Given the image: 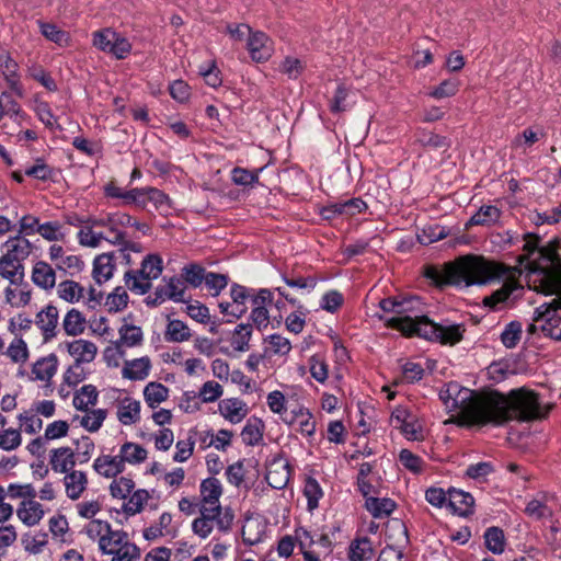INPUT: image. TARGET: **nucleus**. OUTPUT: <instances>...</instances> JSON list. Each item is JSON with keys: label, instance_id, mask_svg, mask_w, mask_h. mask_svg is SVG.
Wrapping results in <instances>:
<instances>
[{"label": "nucleus", "instance_id": "1", "mask_svg": "<svg viewBox=\"0 0 561 561\" xmlns=\"http://www.w3.org/2000/svg\"><path fill=\"white\" fill-rule=\"evenodd\" d=\"M446 408L458 409L470 424L501 425L511 420L531 421L545 416L538 396L525 389L512 390L507 396L497 391L479 393L450 382L439 392Z\"/></svg>", "mask_w": 561, "mask_h": 561}, {"label": "nucleus", "instance_id": "2", "mask_svg": "<svg viewBox=\"0 0 561 561\" xmlns=\"http://www.w3.org/2000/svg\"><path fill=\"white\" fill-rule=\"evenodd\" d=\"M523 251L526 253L519 257L523 264L531 254H538L533 262H527L529 268V288L545 294L554 295L551 301L541 305L535 310V320L540 322V331L545 336L561 341V255L560 242L551 240L546 245H540V238L535 233L524 234Z\"/></svg>", "mask_w": 561, "mask_h": 561}, {"label": "nucleus", "instance_id": "3", "mask_svg": "<svg viewBox=\"0 0 561 561\" xmlns=\"http://www.w3.org/2000/svg\"><path fill=\"white\" fill-rule=\"evenodd\" d=\"M505 267L502 263L486 260L478 255L460 256L439 268L427 265L424 268V276L437 287L445 285H484L499 277Z\"/></svg>", "mask_w": 561, "mask_h": 561}, {"label": "nucleus", "instance_id": "4", "mask_svg": "<svg viewBox=\"0 0 561 561\" xmlns=\"http://www.w3.org/2000/svg\"><path fill=\"white\" fill-rule=\"evenodd\" d=\"M526 252L517 256L519 260ZM538 254L529 255V259L523 264L517 261L518 265L515 267H508L502 264L505 267V272H503L499 277L494 278L492 282L504 277L503 285L494 290L491 295L485 296L482 300L483 306L488 307L492 310H499L503 305L514 304L516 300L522 298L524 294V286L520 284L518 277L522 275L523 271H527V278L529 279V268H527V262H533L537 259Z\"/></svg>", "mask_w": 561, "mask_h": 561}, {"label": "nucleus", "instance_id": "5", "mask_svg": "<svg viewBox=\"0 0 561 561\" xmlns=\"http://www.w3.org/2000/svg\"><path fill=\"white\" fill-rule=\"evenodd\" d=\"M201 516L195 518L192 523V530L198 537L207 538L216 525L217 529L221 533L230 531L234 514L230 507H204L199 508Z\"/></svg>", "mask_w": 561, "mask_h": 561}, {"label": "nucleus", "instance_id": "6", "mask_svg": "<svg viewBox=\"0 0 561 561\" xmlns=\"http://www.w3.org/2000/svg\"><path fill=\"white\" fill-rule=\"evenodd\" d=\"M162 268V259L157 254H149L142 260L140 270L125 273V284L129 290L144 295L151 288V279L161 275Z\"/></svg>", "mask_w": 561, "mask_h": 561}, {"label": "nucleus", "instance_id": "7", "mask_svg": "<svg viewBox=\"0 0 561 561\" xmlns=\"http://www.w3.org/2000/svg\"><path fill=\"white\" fill-rule=\"evenodd\" d=\"M398 308L396 316L385 319L387 328L400 331L407 336L419 334V323L423 316L415 313V305L419 302L417 298H397Z\"/></svg>", "mask_w": 561, "mask_h": 561}, {"label": "nucleus", "instance_id": "8", "mask_svg": "<svg viewBox=\"0 0 561 561\" xmlns=\"http://www.w3.org/2000/svg\"><path fill=\"white\" fill-rule=\"evenodd\" d=\"M82 222H91L93 226H100L106 228L105 236H107L106 241L114 245H127V234L123 231V228L128 227L131 222V216L122 213H106L100 217L89 216Z\"/></svg>", "mask_w": 561, "mask_h": 561}, {"label": "nucleus", "instance_id": "9", "mask_svg": "<svg viewBox=\"0 0 561 561\" xmlns=\"http://www.w3.org/2000/svg\"><path fill=\"white\" fill-rule=\"evenodd\" d=\"M417 336L430 341H436L442 344L455 345L463 337V324L435 323L427 317H422L419 323Z\"/></svg>", "mask_w": 561, "mask_h": 561}, {"label": "nucleus", "instance_id": "10", "mask_svg": "<svg viewBox=\"0 0 561 561\" xmlns=\"http://www.w3.org/2000/svg\"><path fill=\"white\" fill-rule=\"evenodd\" d=\"M390 423L410 440L422 438L421 426L414 415L405 408L397 407L391 413Z\"/></svg>", "mask_w": 561, "mask_h": 561}, {"label": "nucleus", "instance_id": "11", "mask_svg": "<svg viewBox=\"0 0 561 561\" xmlns=\"http://www.w3.org/2000/svg\"><path fill=\"white\" fill-rule=\"evenodd\" d=\"M251 58L256 62L267 60L273 54V43L270 37L260 31L251 33L247 42Z\"/></svg>", "mask_w": 561, "mask_h": 561}, {"label": "nucleus", "instance_id": "12", "mask_svg": "<svg viewBox=\"0 0 561 561\" xmlns=\"http://www.w3.org/2000/svg\"><path fill=\"white\" fill-rule=\"evenodd\" d=\"M58 320V309L53 305H47L37 312L35 323L43 334L44 342H48L56 337Z\"/></svg>", "mask_w": 561, "mask_h": 561}, {"label": "nucleus", "instance_id": "13", "mask_svg": "<svg viewBox=\"0 0 561 561\" xmlns=\"http://www.w3.org/2000/svg\"><path fill=\"white\" fill-rule=\"evenodd\" d=\"M57 368L58 357L56 354L50 353L33 363L28 379L32 381L38 380L48 382L56 375Z\"/></svg>", "mask_w": 561, "mask_h": 561}, {"label": "nucleus", "instance_id": "14", "mask_svg": "<svg viewBox=\"0 0 561 561\" xmlns=\"http://www.w3.org/2000/svg\"><path fill=\"white\" fill-rule=\"evenodd\" d=\"M18 64L11 58L8 51L0 50V69L9 88L20 98L23 96V89L18 75Z\"/></svg>", "mask_w": 561, "mask_h": 561}, {"label": "nucleus", "instance_id": "15", "mask_svg": "<svg viewBox=\"0 0 561 561\" xmlns=\"http://www.w3.org/2000/svg\"><path fill=\"white\" fill-rule=\"evenodd\" d=\"M142 339H144V334L139 327L124 324L119 329V341H117L115 343V352H117L121 356H123L124 355V352L122 351L123 345L128 346V347L137 346V345L141 344ZM111 352H114V350L106 348V351H105L106 358L110 357Z\"/></svg>", "mask_w": 561, "mask_h": 561}, {"label": "nucleus", "instance_id": "16", "mask_svg": "<svg viewBox=\"0 0 561 561\" xmlns=\"http://www.w3.org/2000/svg\"><path fill=\"white\" fill-rule=\"evenodd\" d=\"M68 353L75 358V364L91 363L94 360L98 347L88 340H75L67 344Z\"/></svg>", "mask_w": 561, "mask_h": 561}, {"label": "nucleus", "instance_id": "17", "mask_svg": "<svg viewBox=\"0 0 561 561\" xmlns=\"http://www.w3.org/2000/svg\"><path fill=\"white\" fill-rule=\"evenodd\" d=\"M201 493V507H216L221 506L219 503V499L222 493V488L218 479L216 478H207L202 481L199 486Z\"/></svg>", "mask_w": 561, "mask_h": 561}, {"label": "nucleus", "instance_id": "18", "mask_svg": "<svg viewBox=\"0 0 561 561\" xmlns=\"http://www.w3.org/2000/svg\"><path fill=\"white\" fill-rule=\"evenodd\" d=\"M220 414L230 423H240L248 414L249 409L241 399L229 398L219 403Z\"/></svg>", "mask_w": 561, "mask_h": 561}, {"label": "nucleus", "instance_id": "19", "mask_svg": "<svg viewBox=\"0 0 561 561\" xmlns=\"http://www.w3.org/2000/svg\"><path fill=\"white\" fill-rule=\"evenodd\" d=\"M49 465L55 472H69L76 465L73 450L70 447H59L51 449Z\"/></svg>", "mask_w": 561, "mask_h": 561}, {"label": "nucleus", "instance_id": "20", "mask_svg": "<svg viewBox=\"0 0 561 561\" xmlns=\"http://www.w3.org/2000/svg\"><path fill=\"white\" fill-rule=\"evenodd\" d=\"M93 469L105 478H114L125 470L122 459L117 456L103 455L93 462Z\"/></svg>", "mask_w": 561, "mask_h": 561}, {"label": "nucleus", "instance_id": "21", "mask_svg": "<svg viewBox=\"0 0 561 561\" xmlns=\"http://www.w3.org/2000/svg\"><path fill=\"white\" fill-rule=\"evenodd\" d=\"M290 478V471L287 463L283 461H273L267 469L265 480L270 486L275 490L284 489Z\"/></svg>", "mask_w": 561, "mask_h": 561}, {"label": "nucleus", "instance_id": "22", "mask_svg": "<svg viewBox=\"0 0 561 561\" xmlns=\"http://www.w3.org/2000/svg\"><path fill=\"white\" fill-rule=\"evenodd\" d=\"M20 520L31 527L37 525L44 516L41 503L33 500L23 501L16 510Z\"/></svg>", "mask_w": 561, "mask_h": 561}, {"label": "nucleus", "instance_id": "23", "mask_svg": "<svg viewBox=\"0 0 561 561\" xmlns=\"http://www.w3.org/2000/svg\"><path fill=\"white\" fill-rule=\"evenodd\" d=\"M114 270V253H102L94 259L93 278L101 285L113 276Z\"/></svg>", "mask_w": 561, "mask_h": 561}, {"label": "nucleus", "instance_id": "24", "mask_svg": "<svg viewBox=\"0 0 561 561\" xmlns=\"http://www.w3.org/2000/svg\"><path fill=\"white\" fill-rule=\"evenodd\" d=\"M67 496L77 500L87 489L88 478L83 471L72 470L64 478Z\"/></svg>", "mask_w": 561, "mask_h": 561}, {"label": "nucleus", "instance_id": "25", "mask_svg": "<svg viewBox=\"0 0 561 561\" xmlns=\"http://www.w3.org/2000/svg\"><path fill=\"white\" fill-rule=\"evenodd\" d=\"M116 414L122 424H135L140 420V402L131 398H125L119 402Z\"/></svg>", "mask_w": 561, "mask_h": 561}, {"label": "nucleus", "instance_id": "26", "mask_svg": "<svg viewBox=\"0 0 561 561\" xmlns=\"http://www.w3.org/2000/svg\"><path fill=\"white\" fill-rule=\"evenodd\" d=\"M150 368L151 363L147 356L128 360L123 368V376L130 380H144L148 377Z\"/></svg>", "mask_w": 561, "mask_h": 561}, {"label": "nucleus", "instance_id": "27", "mask_svg": "<svg viewBox=\"0 0 561 561\" xmlns=\"http://www.w3.org/2000/svg\"><path fill=\"white\" fill-rule=\"evenodd\" d=\"M32 279L41 288H53L56 283V273L48 263L39 261L33 267Z\"/></svg>", "mask_w": 561, "mask_h": 561}, {"label": "nucleus", "instance_id": "28", "mask_svg": "<svg viewBox=\"0 0 561 561\" xmlns=\"http://www.w3.org/2000/svg\"><path fill=\"white\" fill-rule=\"evenodd\" d=\"M23 264L11 257L7 253L0 257V275L9 279L12 284L22 280L24 272Z\"/></svg>", "mask_w": 561, "mask_h": 561}, {"label": "nucleus", "instance_id": "29", "mask_svg": "<svg viewBox=\"0 0 561 561\" xmlns=\"http://www.w3.org/2000/svg\"><path fill=\"white\" fill-rule=\"evenodd\" d=\"M449 505L456 513L461 516H467L472 513L473 496L460 490H450L448 492Z\"/></svg>", "mask_w": 561, "mask_h": 561}, {"label": "nucleus", "instance_id": "30", "mask_svg": "<svg viewBox=\"0 0 561 561\" xmlns=\"http://www.w3.org/2000/svg\"><path fill=\"white\" fill-rule=\"evenodd\" d=\"M4 245L8 249L7 254L21 263L27 259L32 252L31 242L20 234L10 238Z\"/></svg>", "mask_w": 561, "mask_h": 561}, {"label": "nucleus", "instance_id": "31", "mask_svg": "<svg viewBox=\"0 0 561 561\" xmlns=\"http://www.w3.org/2000/svg\"><path fill=\"white\" fill-rule=\"evenodd\" d=\"M85 322V317L78 309L72 308L62 320V329L67 335L77 336L84 332Z\"/></svg>", "mask_w": 561, "mask_h": 561}, {"label": "nucleus", "instance_id": "32", "mask_svg": "<svg viewBox=\"0 0 561 561\" xmlns=\"http://www.w3.org/2000/svg\"><path fill=\"white\" fill-rule=\"evenodd\" d=\"M365 507L375 518H383L394 511L396 503L388 497L369 496L366 497Z\"/></svg>", "mask_w": 561, "mask_h": 561}, {"label": "nucleus", "instance_id": "33", "mask_svg": "<svg viewBox=\"0 0 561 561\" xmlns=\"http://www.w3.org/2000/svg\"><path fill=\"white\" fill-rule=\"evenodd\" d=\"M251 290L242 285L233 284L230 289V297L232 299L231 316L240 318L245 311V301L251 300Z\"/></svg>", "mask_w": 561, "mask_h": 561}, {"label": "nucleus", "instance_id": "34", "mask_svg": "<svg viewBox=\"0 0 561 561\" xmlns=\"http://www.w3.org/2000/svg\"><path fill=\"white\" fill-rule=\"evenodd\" d=\"M169 397V388L160 382H149L144 389V398L149 408L156 409Z\"/></svg>", "mask_w": 561, "mask_h": 561}, {"label": "nucleus", "instance_id": "35", "mask_svg": "<svg viewBox=\"0 0 561 561\" xmlns=\"http://www.w3.org/2000/svg\"><path fill=\"white\" fill-rule=\"evenodd\" d=\"M484 545L494 554H501L505 550L506 540L502 528L492 526L486 528L483 535Z\"/></svg>", "mask_w": 561, "mask_h": 561}, {"label": "nucleus", "instance_id": "36", "mask_svg": "<svg viewBox=\"0 0 561 561\" xmlns=\"http://www.w3.org/2000/svg\"><path fill=\"white\" fill-rule=\"evenodd\" d=\"M99 392L93 385H84L76 392L72 399L73 407L79 411H88L90 405L98 402Z\"/></svg>", "mask_w": 561, "mask_h": 561}, {"label": "nucleus", "instance_id": "37", "mask_svg": "<svg viewBox=\"0 0 561 561\" xmlns=\"http://www.w3.org/2000/svg\"><path fill=\"white\" fill-rule=\"evenodd\" d=\"M263 422L257 417H251L241 431L242 442L248 446L257 445L263 437Z\"/></svg>", "mask_w": 561, "mask_h": 561}, {"label": "nucleus", "instance_id": "38", "mask_svg": "<svg viewBox=\"0 0 561 561\" xmlns=\"http://www.w3.org/2000/svg\"><path fill=\"white\" fill-rule=\"evenodd\" d=\"M374 554L371 541L368 537L354 539L348 549L350 561L369 560Z\"/></svg>", "mask_w": 561, "mask_h": 561}, {"label": "nucleus", "instance_id": "39", "mask_svg": "<svg viewBox=\"0 0 561 561\" xmlns=\"http://www.w3.org/2000/svg\"><path fill=\"white\" fill-rule=\"evenodd\" d=\"M147 450L142 446L127 442L122 445L118 457L122 459L124 466L126 462L136 465L144 462L147 459Z\"/></svg>", "mask_w": 561, "mask_h": 561}, {"label": "nucleus", "instance_id": "40", "mask_svg": "<svg viewBox=\"0 0 561 561\" xmlns=\"http://www.w3.org/2000/svg\"><path fill=\"white\" fill-rule=\"evenodd\" d=\"M291 414V419L285 417L284 421L287 423H298V430L302 435L312 436L314 434L316 421L307 409L300 408L298 411H293Z\"/></svg>", "mask_w": 561, "mask_h": 561}, {"label": "nucleus", "instance_id": "41", "mask_svg": "<svg viewBox=\"0 0 561 561\" xmlns=\"http://www.w3.org/2000/svg\"><path fill=\"white\" fill-rule=\"evenodd\" d=\"M501 217V210L493 205H482L479 210L471 216L467 225L470 226H490L495 224Z\"/></svg>", "mask_w": 561, "mask_h": 561}, {"label": "nucleus", "instance_id": "42", "mask_svg": "<svg viewBox=\"0 0 561 561\" xmlns=\"http://www.w3.org/2000/svg\"><path fill=\"white\" fill-rule=\"evenodd\" d=\"M4 354L14 364L23 365L30 358V350L26 342L21 336H15L7 347Z\"/></svg>", "mask_w": 561, "mask_h": 561}, {"label": "nucleus", "instance_id": "43", "mask_svg": "<svg viewBox=\"0 0 561 561\" xmlns=\"http://www.w3.org/2000/svg\"><path fill=\"white\" fill-rule=\"evenodd\" d=\"M192 336L190 328L181 320H169L164 340L167 342L180 343L190 340Z\"/></svg>", "mask_w": 561, "mask_h": 561}, {"label": "nucleus", "instance_id": "44", "mask_svg": "<svg viewBox=\"0 0 561 561\" xmlns=\"http://www.w3.org/2000/svg\"><path fill=\"white\" fill-rule=\"evenodd\" d=\"M78 232V239L81 245L89 248H98L102 241H106L107 236L103 231H95L99 226H93L91 222H84Z\"/></svg>", "mask_w": 561, "mask_h": 561}, {"label": "nucleus", "instance_id": "45", "mask_svg": "<svg viewBox=\"0 0 561 561\" xmlns=\"http://www.w3.org/2000/svg\"><path fill=\"white\" fill-rule=\"evenodd\" d=\"M416 141L424 147L443 150H447L451 145L447 137L425 129L419 130L416 133Z\"/></svg>", "mask_w": 561, "mask_h": 561}, {"label": "nucleus", "instance_id": "46", "mask_svg": "<svg viewBox=\"0 0 561 561\" xmlns=\"http://www.w3.org/2000/svg\"><path fill=\"white\" fill-rule=\"evenodd\" d=\"M84 288L77 282L64 280L58 285V296L67 302H77L83 297Z\"/></svg>", "mask_w": 561, "mask_h": 561}, {"label": "nucleus", "instance_id": "47", "mask_svg": "<svg viewBox=\"0 0 561 561\" xmlns=\"http://www.w3.org/2000/svg\"><path fill=\"white\" fill-rule=\"evenodd\" d=\"M127 540V534L123 530H113L110 527L108 534L99 540V548L104 554H108L110 548L117 549L123 547Z\"/></svg>", "mask_w": 561, "mask_h": 561}, {"label": "nucleus", "instance_id": "48", "mask_svg": "<svg viewBox=\"0 0 561 561\" xmlns=\"http://www.w3.org/2000/svg\"><path fill=\"white\" fill-rule=\"evenodd\" d=\"M252 335V327L251 324H239L234 329L233 335L231 337V346L234 351L245 352L249 350V341Z\"/></svg>", "mask_w": 561, "mask_h": 561}, {"label": "nucleus", "instance_id": "49", "mask_svg": "<svg viewBox=\"0 0 561 561\" xmlns=\"http://www.w3.org/2000/svg\"><path fill=\"white\" fill-rule=\"evenodd\" d=\"M206 270L198 264H188L182 268V280L192 287H198L205 279Z\"/></svg>", "mask_w": 561, "mask_h": 561}, {"label": "nucleus", "instance_id": "50", "mask_svg": "<svg viewBox=\"0 0 561 561\" xmlns=\"http://www.w3.org/2000/svg\"><path fill=\"white\" fill-rule=\"evenodd\" d=\"M522 323L519 321H511L507 323L500 335L501 342L507 348L515 347L522 336Z\"/></svg>", "mask_w": 561, "mask_h": 561}, {"label": "nucleus", "instance_id": "51", "mask_svg": "<svg viewBox=\"0 0 561 561\" xmlns=\"http://www.w3.org/2000/svg\"><path fill=\"white\" fill-rule=\"evenodd\" d=\"M18 420L22 431L30 435L38 433L43 427V421L36 412L27 410L19 414Z\"/></svg>", "mask_w": 561, "mask_h": 561}, {"label": "nucleus", "instance_id": "52", "mask_svg": "<svg viewBox=\"0 0 561 561\" xmlns=\"http://www.w3.org/2000/svg\"><path fill=\"white\" fill-rule=\"evenodd\" d=\"M149 493L146 490H137L135 491L126 503H124L123 511L127 515H136L140 513L144 508V505L149 500Z\"/></svg>", "mask_w": 561, "mask_h": 561}, {"label": "nucleus", "instance_id": "53", "mask_svg": "<svg viewBox=\"0 0 561 561\" xmlns=\"http://www.w3.org/2000/svg\"><path fill=\"white\" fill-rule=\"evenodd\" d=\"M108 554H113L112 561H137L140 558V549L133 542H125L117 549L110 548Z\"/></svg>", "mask_w": 561, "mask_h": 561}, {"label": "nucleus", "instance_id": "54", "mask_svg": "<svg viewBox=\"0 0 561 561\" xmlns=\"http://www.w3.org/2000/svg\"><path fill=\"white\" fill-rule=\"evenodd\" d=\"M163 279L165 282L167 289L169 293V300H172L174 302L187 301L185 298L186 286L181 278L173 276L168 279L164 277Z\"/></svg>", "mask_w": 561, "mask_h": 561}, {"label": "nucleus", "instance_id": "55", "mask_svg": "<svg viewBox=\"0 0 561 561\" xmlns=\"http://www.w3.org/2000/svg\"><path fill=\"white\" fill-rule=\"evenodd\" d=\"M87 413L81 417L80 424L89 432H96L103 424L106 417V411L103 409H96L85 411Z\"/></svg>", "mask_w": 561, "mask_h": 561}, {"label": "nucleus", "instance_id": "56", "mask_svg": "<svg viewBox=\"0 0 561 561\" xmlns=\"http://www.w3.org/2000/svg\"><path fill=\"white\" fill-rule=\"evenodd\" d=\"M304 494L308 501V510L313 511L318 507L319 500L322 497L323 492L316 479L308 478L305 483Z\"/></svg>", "mask_w": 561, "mask_h": 561}, {"label": "nucleus", "instance_id": "57", "mask_svg": "<svg viewBox=\"0 0 561 561\" xmlns=\"http://www.w3.org/2000/svg\"><path fill=\"white\" fill-rule=\"evenodd\" d=\"M128 295L123 287H116L106 298L105 306L110 312H118L127 307Z\"/></svg>", "mask_w": 561, "mask_h": 561}, {"label": "nucleus", "instance_id": "58", "mask_svg": "<svg viewBox=\"0 0 561 561\" xmlns=\"http://www.w3.org/2000/svg\"><path fill=\"white\" fill-rule=\"evenodd\" d=\"M0 111L2 115L14 117L15 121H18V118H22L24 115L20 104L12 98L9 92L5 91L0 95Z\"/></svg>", "mask_w": 561, "mask_h": 561}, {"label": "nucleus", "instance_id": "59", "mask_svg": "<svg viewBox=\"0 0 561 561\" xmlns=\"http://www.w3.org/2000/svg\"><path fill=\"white\" fill-rule=\"evenodd\" d=\"M135 483L131 479L121 477L110 485L111 495L116 499H126L133 491Z\"/></svg>", "mask_w": 561, "mask_h": 561}, {"label": "nucleus", "instance_id": "60", "mask_svg": "<svg viewBox=\"0 0 561 561\" xmlns=\"http://www.w3.org/2000/svg\"><path fill=\"white\" fill-rule=\"evenodd\" d=\"M116 32L106 28L93 34V45L104 53L111 54L112 45L116 37Z\"/></svg>", "mask_w": 561, "mask_h": 561}, {"label": "nucleus", "instance_id": "61", "mask_svg": "<svg viewBox=\"0 0 561 561\" xmlns=\"http://www.w3.org/2000/svg\"><path fill=\"white\" fill-rule=\"evenodd\" d=\"M222 393L224 389L221 385L213 380L206 381L199 390V397L205 403L215 402Z\"/></svg>", "mask_w": 561, "mask_h": 561}, {"label": "nucleus", "instance_id": "62", "mask_svg": "<svg viewBox=\"0 0 561 561\" xmlns=\"http://www.w3.org/2000/svg\"><path fill=\"white\" fill-rule=\"evenodd\" d=\"M399 460L402 466L414 473H420L423 469V460L409 449H402L399 454Z\"/></svg>", "mask_w": 561, "mask_h": 561}, {"label": "nucleus", "instance_id": "63", "mask_svg": "<svg viewBox=\"0 0 561 561\" xmlns=\"http://www.w3.org/2000/svg\"><path fill=\"white\" fill-rule=\"evenodd\" d=\"M22 443L21 433L19 430H4L0 433V448L7 451L18 448Z\"/></svg>", "mask_w": 561, "mask_h": 561}, {"label": "nucleus", "instance_id": "64", "mask_svg": "<svg viewBox=\"0 0 561 561\" xmlns=\"http://www.w3.org/2000/svg\"><path fill=\"white\" fill-rule=\"evenodd\" d=\"M543 135L545 134L542 131L538 133L531 128H526L522 134H518L515 137L512 145L515 148L523 147L524 149H527L537 142L540 137H543Z\"/></svg>", "mask_w": 561, "mask_h": 561}]
</instances>
